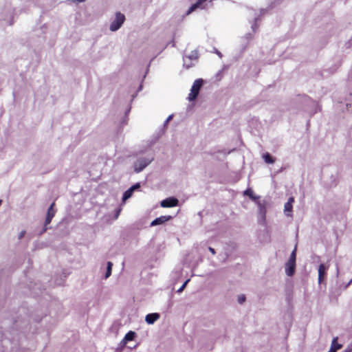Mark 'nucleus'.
<instances>
[{"label": "nucleus", "instance_id": "obj_24", "mask_svg": "<svg viewBox=\"0 0 352 352\" xmlns=\"http://www.w3.org/2000/svg\"><path fill=\"white\" fill-rule=\"evenodd\" d=\"M352 351V349H349V348H346L344 351L342 352H351Z\"/></svg>", "mask_w": 352, "mask_h": 352}, {"label": "nucleus", "instance_id": "obj_25", "mask_svg": "<svg viewBox=\"0 0 352 352\" xmlns=\"http://www.w3.org/2000/svg\"><path fill=\"white\" fill-rule=\"evenodd\" d=\"M133 186H134V190H135L136 188H138L140 187V184H136L135 185H133Z\"/></svg>", "mask_w": 352, "mask_h": 352}, {"label": "nucleus", "instance_id": "obj_9", "mask_svg": "<svg viewBox=\"0 0 352 352\" xmlns=\"http://www.w3.org/2000/svg\"><path fill=\"white\" fill-rule=\"evenodd\" d=\"M294 197H289L287 202L285 203V212L286 213V215L287 216H291V212L292 211V204L294 203Z\"/></svg>", "mask_w": 352, "mask_h": 352}, {"label": "nucleus", "instance_id": "obj_22", "mask_svg": "<svg viewBox=\"0 0 352 352\" xmlns=\"http://www.w3.org/2000/svg\"><path fill=\"white\" fill-rule=\"evenodd\" d=\"M208 250H209V251H210V252L213 255H214V254H216V252H215V250H214V248H211V247H209V248H208Z\"/></svg>", "mask_w": 352, "mask_h": 352}, {"label": "nucleus", "instance_id": "obj_19", "mask_svg": "<svg viewBox=\"0 0 352 352\" xmlns=\"http://www.w3.org/2000/svg\"><path fill=\"white\" fill-rule=\"evenodd\" d=\"M189 281H190V280H189V279L186 280L184 283V284L182 285V287L178 289V291H177V292H182L184 289V288L186 287V285L188 284V283Z\"/></svg>", "mask_w": 352, "mask_h": 352}, {"label": "nucleus", "instance_id": "obj_18", "mask_svg": "<svg viewBox=\"0 0 352 352\" xmlns=\"http://www.w3.org/2000/svg\"><path fill=\"white\" fill-rule=\"evenodd\" d=\"M245 195H248L250 197H251L253 199H255V197H254L253 195H252V191L251 189L246 190L245 191Z\"/></svg>", "mask_w": 352, "mask_h": 352}, {"label": "nucleus", "instance_id": "obj_6", "mask_svg": "<svg viewBox=\"0 0 352 352\" xmlns=\"http://www.w3.org/2000/svg\"><path fill=\"white\" fill-rule=\"evenodd\" d=\"M296 269V263H291V261H288L285 265V272L287 276H292L295 273Z\"/></svg>", "mask_w": 352, "mask_h": 352}, {"label": "nucleus", "instance_id": "obj_4", "mask_svg": "<svg viewBox=\"0 0 352 352\" xmlns=\"http://www.w3.org/2000/svg\"><path fill=\"white\" fill-rule=\"evenodd\" d=\"M178 203V199L172 197L162 200L160 203V206L163 208H171L177 206Z\"/></svg>", "mask_w": 352, "mask_h": 352}, {"label": "nucleus", "instance_id": "obj_20", "mask_svg": "<svg viewBox=\"0 0 352 352\" xmlns=\"http://www.w3.org/2000/svg\"><path fill=\"white\" fill-rule=\"evenodd\" d=\"M245 301V296L244 295H241L238 298V302L240 304L243 303Z\"/></svg>", "mask_w": 352, "mask_h": 352}, {"label": "nucleus", "instance_id": "obj_15", "mask_svg": "<svg viewBox=\"0 0 352 352\" xmlns=\"http://www.w3.org/2000/svg\"><path fill=\"white\" fill-rule=\"evenodd\" d=\"M135 337V333L134 331H130L125 335L124 340L126 342H129L134 340Z\"/></svg>", "mask_w": 352, "mask_h": 352}, {"label": "nucleus", "instance_id": "obj_26", "mask_svg": "<svg viewBox=\"0 0 352 352\" xmlns=\"http://www.w3.org/2000/svg\"><path fill=\"white\" fill-rule=\"evenodd\" d=\"M170 118H171V116H169L168 118V120H170Z\"/></svg>", "mask_w": 352, "mask_h": 352}, {"label": "nucleus", "instance_id": "obj_14", "mask_svg": "<svg viewBox=\"0 0 352 352\" xmlns=\"http://www.w3.org/2000/svg\"><path fill=\"white\" fill-rule=\"evenodd\" d=\"M133 191H134V186H131L129 189L126 190L123 194L122 200L126 201V199L130 198L131 197Z\"/></svg>", "mask_w": 352, "mask_h": 352}, {"label": "nucleus", "instance_id": "obj_8", "mask_svg": "<svg viewBox=\"0 0 352 352\" xmlns=\"http://www.w3.org/2000/svg\"><path fill=\"white\" fill-rule=\"evenodd\" d=\"M160 318V314L157 313L148 314L145 317L146 322L149 324H153Z\"/></svg>", "mask_w": 352, "mask_h": 352}, {"label": "nucleus", "instance_id": "obj_17", "mask_svg": "<svg viewBox=\"0 0 352 352\" xmlns=\"http://www.w3.org/2000/svg\"><path fill=\"white\" fill-rule=\"evenodd\" d=\"M296 248H295L294 250L291 253L288 261H291V263H296Z\"/></svg>", "mask_w": 352, "mask_h": 352}, {"label": "nucleus", "instance_id": "obj_5", "mask_svg": "<svg viewBox=\"0 0 352 352\" xmlns=\"http://www.w3.org/2000/svg\"><path fill=\"white\" fill-rule=\"evenodd\" d=\"M54 206H55V202H53L50 205V208L47 210L46 219H45V226H46L47 225H48L51 223L52 219H53V217H54V215L56 212V210L54 209Z\"/></svg>", "mask_w": 352, "mask_h": 352}, {"label": "nucleus", "instance_id": "obj_3", "mask_svg": "<svg viewBox=\"0 0 352 352\" xmlns=\"http://www.w3.org/2000/svg\"><path fill=\"white\" fill-rule=\"evenodd\" d=\"M152 160L146 158H140L134 163V170L136 173L142 171L151 162Z\"/></svg>", "mask_w": 352, "mask_h": 352}, {"label": "nucleus", "instance_id": "obj_16", "mask_svg": "<svg viewBox=\"0 0 352 352\" xmlns=\"http://www.w3.org/2000/svg\"><path fill=\"white\" fill-rule=\"evenodd\" d=\"M112 266H113L112 263L109 261L107 263V272H106V274H105V278H107L108 277H109L111 276V270H112Z\"/></svg>", "mask_w": 352, "mask_h": 352}, {"label": "nucleus", "instance_id": "obj_1", "mask_svg": "<svg viewBox=\"0 0 352 352\" xmlns=\"http://www.w3.org/2000/svg\"><path fill=\"white\" fill-rule=\"evenodd\" d=\"M203 82L204 81L201 78H199L195 80L191 87L190 93L188 96V100L189 101H193L197 98L203 85Z\"/></svg>", "mask_w": 352, "mask_h": 352}, {"label": "nucleus", "instance_id": "obj_10", "mask_svg": "<svg viewBox=\"0 0 352 352\" xmlns=\"http://www.w3.org/2000/svg\"><path fill=\"white\" fill-rule=\"evenodd\" d=\"M326 267L324 266V264H320L318 267V282L319 283H320L323 278H324V276L325 275V272H326Z\"/></svg>", "mask_w": 352, "mask_h": 352}, {"label": "nucleus", "instance_id": "obj_7", "mask_svg": "<svg viewBox=\"0 0 352 352\" xmlns=\"http://www.w3.org/2000/svg\"><path fill=\"white\" fill-rule=\"evenodd\" d=\"M171 218L172 217L170 216H161L158 218H156L155 220H153L151 222V226H155L162 224V223H165L166 221L170 220Z\"/></svg>", "mask_w": 352, "mask_h": 352}, {"label": "nucleus", "instance_id": "obj_11", "mask_svg": "<svg viewBox=\"0 0 352 352\" xmlns=\"http://www.w3.org/2000/svg\"><path fill=\"white\" fill-rule=\"evenodd\" d=\"M207 0H198L195 3L192 4L190 7V8L188 11V13H190V12H193L197 8H202L203 3H204ZM210 1H212V0H210Z\"/></svg>", "mask_w": 352, "mask_h": 352}, {"label": "nucleus", "instance_id": "obj_13", "mask_svg": "<svg viewBox=\"0 0 352 352\" xmlns=\"http://www.w3.org/2000/svg\"><path fill=\"white\" fill-rule=\"evenodd\" d=\"M263 158L267 164H273L275 162V159L268 153H264Z\"/></svg>", "mask_w": 352, "mask_h": 352}, {"label": "nucleus", "instance_id": "obj_2", "mask_svg": "<svg viewBox=\"0 0 352 352\" xmlns=\"http://www.w3.org/2000/svg\"><path fill=\"white\" fill-rule=\"evenodd\" d=\"M124 15L119 12H116L115 19L113 21L111 22L110 25V30L112 32L118 30L119 28H120L122 25L124 23Z\"/></svg>", "mask_w": 352, "mask_h": 352}, {"label": "nucleus", "instance_id": "obj_12", "mask_svg": "<svg viewBox=\"0 0 352 352\" xmlns=\"http://www.w3.org/2000/svg\"><path fill=\"white\" fill-rule=\"evenodd\" d=\"M338 338H334L332 340L331 346L328 352H336L342 348V344L337 342Z\"/></svg>", "mask_w": 352, "mask_h": 352}, {"label": "nucleus", "instance_id": "obj_23", "mask_svg": "<svg viewBox=\"0 0 352 352\" xmlns=\"http://www.w3.org/2000/svg\"><path fill=\"white\" fill-rule=\"evenodd\" d=\"M73 2H76V3H80V2H83L85 1V0H72Z\"/></svg>", "mask_w": 352, "mask_h": 352}, {"label": "nucleus", "instance_id": "obj_21", "mask_svg": "<svg viewBox=\"0 0 352 352\" xmlns=\"http://www.w3.org/2000/svg\"><path fill=\"white\" fill-rule=\"evenodd\" d=\"M25 234V230H23L21 231L20 233H19V239H21Z\"/></svg>", "mask_w": 352, "mask_h": 352}]
</instances>
